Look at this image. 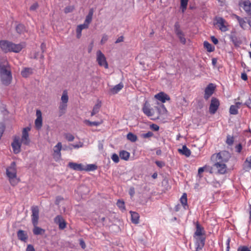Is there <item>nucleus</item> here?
<instances>
[{
  "mask_svg": "<svg viewBox=\"0 0 251 251\" xmlns=\"http://www.w3.org/2000/svg\"><path fill=\"white\" fill-rule=\"evenodd\" d=\"M229 113L231 115H237L238 113V109L237 106L231 105L230 106Z\"/></svg>",
  "mask_w": 251,
  "mask_h": 251,
  "instance_id": "72a5a7b5",
  "label": "nucleus"
},
{
  "mask_svg": "<svg viewBox=\"0 0 251 251\" xmlns=\"http://www.w3.org/2000/svg\"><path fill=\"white\" fill-rule=\"evenodd\" d=\"M188 0H180V4L181 7L182 9L183 12L186 10L188 4Z\"/></svg>",
  "mask_w": 251,
  "mask_h": 251,
  "instance_id": "a19ab883",
  "label": "nucleus"
},
{
  "mask_svg": "<svg viewBox=\"0 0 251 251\" xmlns=\"http://www.w3.org/2000/svg\"><path fill=\"white\" fill-rule=\"evenodd\" d=\"M17 236L19 240L25 241L27 239V235L25 232L23 230H19L17 232Z\"/></svg>",
  "mask_w": 251,
  "mask_h": 251,
  "instance_id": "5701e85b",
  "label": "nucleus"
},
{
  "mask_svg": "<svg viewBox=\"0 0 251 251\" xmlns=\"http://www.w3.org/2000/svg\"><path fill=\"white\" fill-rule=\"evenodd\" d=\"M153 134L151 131H148L147 133H143L141 135V136L144 138H149L153 136Z\"/></svg>",
  "mask_w": 251,
  "mask_h": 251,
  "instance_id": "8fccbe9b",
  "label": "nucleus"
},
{
  "mask_svg": "<svg viewBox=\"0 0 251 251\" xmlns=\"http://www.w3.org/2000/svg\"><path fill=\"white\" fill-rule=\"evenodd\" d=\"M203 46L207 51L212 52L214 51L215 48L211 44L207 41H204L203 43Z\"/></svg>",
  "mask_w": 251,
  "mask_h": 251,
  "instance_id": "2f4dec72",
  "label": "nucleus"
},
{
  "mask_svg": "<svg viewBox=\"0 0 251 251\" xmlns=\"http://www.w3.org/2000/svg\"><path fill=\"white\" fill-rule=\"evenodd\" d=\"M31 221L34 226L33 232L35 235H42L45 232V230L37 226L39 218V210L37 206H33L31 207Z\"/></svg>",
  "mask_w": 251,
  "mask_h": 251,
  "instance_id": "7ed1b4c3",
  "label": "nucleus"
},
{
  "mask_svg": "<svg viewBox=\"0 0 251 251\" xmlns=\"http://www.w3.org/2000/svg\"><path fill=\"white\" fill-rule=\"evenodd\" d=\"M151 129L154 130V131H158L159 130V127L156 124H152L151 126Z\"/></svg>",
  "mask_w": 251,
  "mask_h": 251,
  "instance_id": "680f3d73",
  "label": "nucleus"
},
{
  "mask_svg": "<svg viewBox=\"0 0 251 251\" xmlns=\"http://www.w3.org/2000/svg\"><path fill=\"white\" fill-rule=\"evenodd\" d=\"M124 41V37L123 36H121L119 37L115 41V43L117 44L120 42H122Z\"/></svg>",
  "mask_w": 251,
  "mask_h": 251,
  "instance_id": "774afa93",
  "label": "nucleus"
},
{
  "mask_svg": "<svg viewBox=\"0 0 251 251\" xmlns=\"http://www.w3.org/2000/svg\"><path fill=\"white\" fill-rule=\"evenodd\" d=\"M71 146L75 149H78L79 148L82 147L83 146V143L79 142L78 144H72Z\"/></svg>",
  "mask_w": 251,
  "mask_h": 251,
  "instance_id": "5fc2aeb1",
  "label": "nucleus"
},
{
  "mask_svg": "<svg viewBox=\"0 0 251 251\" xmlns=\"http://www.w3.org/2000/svg\"><path fill=\"white\" fill-rule=\"evenodd\" d=\"M74 8V6L73 5L67 6L64 9V12L66 14L71 13L73 11Z\"/></svg>",
  "mask_w": 251,
  "mask_h": 251,
  "instance_id": "79ce46f5",
  "label": "nucleus"
},
{
  "mask_svg": "<svg viewBox=\"0 0 251 251\" xmlns=\"http://www.w3.org/2000/svg\"><path fill=\"white\" fill-rule=\"evenodd\" d=\"M108 35H107L106 34H103L102 36V38H101V39L100 41L101 44H104L108 40Z\"/></svg>",
  "mask_w": 251,
  "mask_h": 251,
  "instance_id": "3c124183",
  "label": "nucleus"
},
{
  "mask_svg": "<svg viewBox=\"0 0 251 251\" xmlns=\"http://www.w3.org/2000/svg\"><path fill=\"white\" fill-rule=\"evenodd\" d=\"M65 138L68 141H73L74 139H75V137L74 136V135H73L71 133H66L65 135Z\"/></svg>",
  "mask_w": 251,
  "mask_h": 251,
  "instance_id": "49530a36",
  "label": "nucleus"
},
{
  "mask_svg": "<svg viewBox=\"0 0 251 251\" xmlns=\"http://www.w3.org/2000/svg\"><path fill=\"white\" fill-rule=\"evenodd\" d=\"M67 103H60L59 104V108L60 110V112L61 114H63L65 113V111L67 108Z\"/></svg>",
  "mask_w": 251,
  "mask_h": 251,
  "instance_id": "58836bf2",
  "label": "nucleus"
},
{
  "mask_svg": "<svg viewBox=\"0 0 251 251\" xmlns=\"http://www.w3.org/2000/svg\"><path fill=\"white\" fill-rule=\"evenodd\" d=\"M155 164L160 168L163 167L165 165V163L163 161H156Z\"/></svg>",
  "mask_w": 251,
  "mask_h": 251,
  "instance_id": "864d4df0",
  "label": "nucleus"
},
{
  "mask_svg": "<svg viewBox=\"0 0 251 251\" xmlns=\"http://www.w3.org/2000/svg\"><path fill=\"white\" fill-rule=\"evenodd\" d=\"M119 157L116 153H114L111 156V159L113 162L117 163L119 162Z\"/></svg>",
  "mask_w": 251,
  "mask_h": 251,
  "instance_id": "09e8293b",
  "label": "nucleus"
},
{
  "mask_svg": "<svg viewBox=\"0 0 251 251\" xmlns=\"http://www.w3.org/2000/svg\"><path fill=\"white\" fill-rule=\"evenodd\" d=\"M0 77L2 83L4 85H9L12 80L11 72L3 66L0 68Z\"/></svg>",
  "mask_w": 251,
  "mask_h": 251,
  "instance_id": "39448f33",
  "label": "nucleus"
},
{
  "mask_svg": "<svg viewBox=\"0 0 251 251\" xmlns=\"http://www.w3.org/2000/svg\"><path fill=\"white\" fill-rule=\"evenodd\" d=\"M143 111L144 113L148 117H151L154 115L153 109L146 105H145L143 107Z\"/></svg>",
  "mask_w": 251,
  "mask_h": 251,
  "instance_id": "b1692460",
  "label": "nucleus"
},
{
  "mask_svg": "<svg viewBox=\"0 0 251 251\" xmlns=\"http://www.w3.org/2000/svg\"><path fill=\"white\" fill-rule=\"evenodd\" d=\"M88 26H89V25H87V24H85L84 23L83 24L78 25L77 26V27L82 30L84 29H86V28H88Z\"/></svg>",
  "mask_w": 251,
  "mask_h": 251,
  "instance_id": "603ef678",
  "label": "nucleus"
},
{
  "mask_svg": "<svg viewBox=\"0 0 251 251\" xmlns=\"http://www.w3.org/2000/svg\"><path fill=\"white\" fill-rule=\"evenodd\" d=\"M127 139L131 142H134L137 140V137L135 134L129 132L127 134Z\"/></svg>",
  "mask_w": 251,
  "mask_h": 251,
  "instance_id": "e433bc0d",
  "label": "nucleus"
},
{
  "mask_svg": "<svg viewBox=\"0 0 251 251\" xmlns=\"http://www.w3.org/2000/svg\"><path fill=\"white\" fill-rule=\"evenodd\" d=\"M97 169V166L94 164L84 165V170L86 171H94Z\"/></svg>",
  "mask_w": 251,
  "mask_h": 251,
  "instance_id": "c9c22d12",
  "label": "nucleus"
},
{
  "mask_svg": "<svg viewBox=\"0 0 251 251\" xmlns=\"http://www.w3.org/2000/svg\"><path fill=\"white\" fill-rule=\"evenodd\" d=\"M30 129L29 127H25L23 129L22 131V136L21 142L26 145H28L30 142L28 133Z\"/></svg>",
  "mask_w": 251,
  "mask_h": 251,
  "instance_id": "f8f14e48",
  "label": "nucleus"
},
{
  "mask_svg": "<svg viewBox=\"0 0 251 251\" xmlns=\"http://www.w3.org/2000/svg\"><path fill=\"white\" fill-rule=\"evenodd\" d=\"M176 35L178 37L181 43H182L183 44H185L186 43V39L184 37V35L183 32L180 33V34H177Z\"/></svg>",
  "mask_w": 251,
  "mask_h": 251,
  "instance_id": "a18cd8bd",
  "label": "nucleus"
},
{
  "mask_svg": "<svg viewBox=\"0 0 251 251\" xmlns=\"http://www.w3.org/2000/svg\"><path fill=\"white\" fill-rule=\"evenodd\" d=\"M101 101L100 100H98L97 103L94 105L92 111L91 112V116H93L98 113L100 110V109L101 107Z\"/></svg>",
  "mask_w": 251,
  "mask_h": 251,
  "instance_id": "a878e982",
  "label": "nucleus"
},
{
  "mask_svg": "<svg viewBox=\"0 0 251 251\" xmlns=\"http://www.w3.org/2000/svg\"><path fill=\"white\" fill-rule=\"evenodd\" d=\"M196 230L194 233V237L205 236V231L203 227H202L198 222L196 225Z\"/></svg>",
  "mask_w": 251,
  "mask_h": 251,
  "instance_id": "2eb2a0df",
  "label": "nucleus"
},
{
  "mask_svg": "<svg viewBox=\"0 0 251 251\" xmlns=\"http://www.w3.org/2000/svg\"><path fill=\"white\" fill-rule=\"evenodd\" d=\"M237 251H251V249L246 246H240L237 249Z\"/></svg>",
  "mask_w": 251,
  "mask_h": 251,
  "instance_id": "de8ad7c7",
  "label": "nucleus"
},
{
  "mask_svg": "<svg viewBox=\"0 0 251 251\" xmlns=\"http://www.w3.org/2000/svg\"><path fill=\"white\" fill-rule=\"evenodd\" d=\"M233 16L237 19L241 27L243 29H245V28L247 27V23L245 19L244 18H241L236 14H234Z\"/></svg>",
  "mask_w": 251,
  "mask_h": 251,
  "instance_id": "4be33fe9",
  "label": "nucleus"
},
{
  "mask_svg": "<svg viewBox=\"0 0 251 251\" xmlns=\"http://www.w3.org/2000/svg\"><path fill=\"white\" fill-rule=\"evenodd\" d=\"M6 176L11 185L15 186L19 182L20 179L17 176L16 166L15 162H12L10 166L6 169Z\"/></svg>",
  "mask_w": 251,
  "mask_h": 251,
  "instance_id": "20e7f679",
  "label": "nucleus"
},
{
  "mask_svg": "<svg viewBox=\"0 0 251 251\" xmlns=\"http://www.w3.org/2000/svg\"><path fill=\"white\" fill-rule=\"evenodd\" d=\"M220 106V101L216 98L213 97L211 99L210 104L209 111L211 114H214Z\"/></svg>",
  "mask_w": 251,
  "mask_h": 251,
  "instance_id": "6e6552de",
  "label": "nucleus"
},
{
  "mask_svg": "<svg viewBox=\"0 0 251 251\" xmlns=\"http://www.w3.org/2000/svg\"><path fill=\"white\" fill-rule=\"evenodd\" d=\"M243 9L245 12L251 16V2L249 0L243 2Z\"/></svg>",
  "mask_w": 251,
  "mask_h": 251,
  "instance_id": "412c9836",
  "label": "nucleus"
},
{
  "mask_svg": "<svg viewBox=\"0 0 251 251\" xmlns=\"http://www.w3.org/2000/svg\"><path fill=\"white\" fill-rule=\"evenodd\" d=\"M124 87V85L122 83H120L119 84L115 85L112 89L111 92L113 94H117Z\"/></svg>",
  "mask_w": 251,
  "mask_h": 251,
  "instance_id": "7c9ffc66",
  "label": "nucleus"
},
{
  "mask_svg": "<svg viewBox=\"0 0 251 251\" xmlns=\"http://www.w3.org/2000/svg\"><path fill=\"white\" fill-rule=\"evenodd\" d=\"M22 142L19 136H15L14 138L13 142L11 144L13 152L15 154L19 153L21 151Z\"/></svg>",
  "mask_w": 251,
  "mask_h": 251,
  "instance_id": "9d476101",
  "label": "nucleus"
},
{
  "mask_svg": "<svg viewBox=\"0 0 251 251\" xmlns=\"http://www.w3.org/2000/svg\"><path fill=\"white\" fill-rule=\"evenodd\" d=\"M215 86L212 83H210L208 85V86L205 88L204 91V98L206 100H207L213 94Z\"/></svg>",
  "mask_w": 251,
  "mask_h": 251,
  "instance_id": "ddd939ff",
  "label": "nucleus"
},
{
  "mask_svg": "<svg viewBox=\"0 0 251 251\" xmlns=\"http://www.w3.org/2000/svg\"><path fill=\"white\" fill-rule=\"evenodd\" d=\"M234 142L233 137L229 135L226 137V143L228 145H232Z\"/></svg>",
  "mask_w": 251,
  "mask_h": 251,
  "instance_id": "ea45409f",
  "label": "nucleus"
},
{
  "mask_svg": "<svg viewBox=\"0 0 251 251\" xmlns=\"http://www.w3.org/2000/svg\"><path fill=\"white\" fill-rule=\"evenodd\" d=\"M119 156L122 159L127 161L129 158L130 153L126 151L123 150L120 151Z\"/></svg>",
  "mask_w": 251,
  "mask_h": 251,
  "instance_id": "bb28decb",
  "label": "nucleus"
},
{
  "mask_svg": "<svg viewBox=\"0 0 251 251\" xmlns=\"http://www.w3.org/2000/svg\"><path fill=\"white\" fill-rule=\"evenodd\" d=\"M180 201L183 205L184 209H186V207H188L187 205V195L186 193H184L180 199Z\"/></svg>",
  "mask_w": 251,
  "mask_h": 251,
  "instance_id": "c85d7f7f",
  "label": "nucleus"
},
{
  "mask_svg": "<svg viewBox=\"0 0 251 251\" xmlns=\"http://www.w3.org/2000/svg\"><path fill=\"white\" fill-rule=\"evenodd\" d=\"M212 157H215L216 162L214 166L216 168L218 173L220 174H225L227 172V167L225 163L227 162L230 157L229 153L227 151H222L216 155H213Z\"/></svg>",
  "mask_w": 251,
  "mask_h": 251,
  "instance_id": "f257e3e1",
  "label": "nucleus"
},
{
  "mask_svg": "<svg viewBox=\"0 0 251 251\" xmlns=\"http://www.w3.org/2000/svg\"><path fill=\"white\" fill-rule=\"evenodd\" d=\"M131 214V221L133 224H137L139 223V215L138 213L135 212H130Z\"/></svg>",
  "mask_w": 251,
  "mask_h": 251,
  "instance_id": "393cba45",
  "label": "nucleus"
},
{
  "mask_svg": "<svg viewBox=\"0 0 251 251\" xmlns=\"http://www.w3.org/2000/svg\"><path fill=\"white\" fill-rule=\"evenodd\" d=\"M68 99L69 98L67 94V92L66 90H65L63 91L62 95L61 96V103H67L68 101Z\"/></svg>",
  "mask_w": 251,
  "mask_h": 251,
  "instance_id": "f704fd0d",
  "label": "nucleus"
},
{
  "mask_svg": "<svg viewBox=\"0 0 251 251\" xmlns=\"http://www.w3.org/2000/svg\"><path fill=\"white\" fill-rule=\"evenodd\" d=\"M244 169L247 171L251 169V155L246 158L244 162Z\"/></svg>",
  "mask_w": 251,
  "mask_h": 251,
  "instance_id": "c756f323",
  "label": "nucleus"
},
{
  "mask_svg": "<svg viewBox=\"0 0 251 251\" xmlns=\"http://www.w3.org/2000/svg\"><path fill=\"white\" fill-rule=\"evenodd\" d=\"M16 30L18 33L21 34L24 32L25 28L23 25L19 24L16 26Z\"/></svg>",
  "mask_w": 251,
  "mask_h": 251,
  "instance_id": "4c0bfd02",
  "label": "nucleus"
},
{
  "mask_svg": "<svg viewBox=\"0 0 251 251\" xmlns=\"http://www.w3.org/2000/svg\"><path fill=\"white\" fill-rule=\"evenodd\" d=\"M25 47V44L24 43L15 44L11 42L5 40L0 42V47L5 52H19Z\"/></svg>",
  "mask_w": 251,
  "mask_h": 251,
  "instance_id": "f03ea898",
  "label": "nucleus"
},
{
  "mask_svg": "<svg viewBox=\"0 0 251 251\" xmlns=\"http://www.w3.org/2000/svg\"><path fill=\"white\" fill-rule=\"evenodd\" d=\"M33 74V69L31 68H24L21 71V75L24 77H27Z\"/></svg>",
  "mask_w": 251,
  "mask_h": 251,
  "instance_id": "6ab92c4d",
  "label": "nucleus"
},
{
  "mask_svg": "<svg viewBox=\"0 0 251 251\" xmlns=\"http://www.w3.org/2000/svg\"><path fill=\"white\" fill-rule=\"evenodd\" d=\"M79 244L83 249H84L86 248L85 243L82 239H80L79 240Z\"/></svg>",
  "mask_w": 251,
  "mask_h": 251,
  "instance_id": "0e129e2a",
  "label": "nucleus"
},
{
  "mask_svg": "<svg viewBox=\"0 0 251 251\" xmlns=\"http://www.w3.org/2000/svg\"><path fill=\"white\" fill-rule=\"evenodd\" d=\"M63 200V198H62L60 196H58L56 198V201H55V204H59V203H60V202Z\"/></svg>",
  "mask_w": 251,
  "mask_h": 251,
  "instance_id": "338daca9",
  "label": "nucleus"
},
{
  "mask_svg": "<svg viewBox=\"0 0 251 251\" xmlns=\"http://www.w3.org/2000/svg\"><path fill=\"white\" fill-rule=\"evenodd\" d=\"M194 238L195 239L196 251L201 250L205 244V236L194 237Z\"/></svg>",
  "mask_w": 251,
  "mask_h": 251,
  "instance_id": "0eeeda50",
  "label": "nucleus"
},
{
  "mask_svg": "<svg viewBox=\"0 0 251 251\" xmlns=\"http://www.w3.org/2000/svg\"><path fill=\"white\" fill-rule=\"evenodd\" d=\"M244 104L246 105L248 107L250 108L251 106V99H249Z\"/></svg>",
  "mask_w": 251,
  "mask_h": 251,
  "instance_id": "69168bd1",
  "label": "nucleus"
},
{
  "mask_svg": "<svg viewBox=\"0 0 251 251\" xmlns=\"http://www.w3.org/2000/svg\"><path fill=\"white\" fill-rule=\"evenodd\" d=\"M215 20L216 21V24L218 25L220 30L223 32L228 30V24L225 19L222 17H216Z\"/></svg>",
  "mask_w": 251,
  "mask_h": 251,
  "instance_id": "1a4fd4ad",
  "label": "nucleus"
},
{
  "mask_svg": "<svg viewBox=\"0 0 251 251\" xmlns=\"http://www.w3.org/2000/svg\"><path fill=\"white\" fill-rule=\"evenodd\" d=\"M4 125L0 123V139L1 138V137L2 136V135L3 133V131L4 130Z\"/></svg>",
  "mask_w": 251,
  "mask_h": 251,
  "instance_id": "4d7b16f0",
  "label": "nucleus"
},
{
  "mask_svg": "<svg viewBox=\"0 0 251 251\" xmlns=\"http://www.w3.org/2000/svg\"><path fill=\"white\" fill-rule=\"evenodd\" d=\"M155 109L157 110L158 115L157 117L158 119H159V116L166 115L167 114V110L163 104H161L159 106L155 107Z\"/></svg>",
  "mask_w": 251,
  "mask_h": 251,
  "instance_id": "a211bd4d",
  "label": "nucleus"
},
{
  "mask_svg": "<svg viewBox=\"0 0 251 251\" xmlns=\"http://www.w3.org/2000/svg\"><path fill=\"white\" fill-rule=\"evenodd\" d=\"M68 166L70 168L75 171H82L84 170V165L81 163L77 164L74 162H70Z\"/></svg>",
  "mask_w": 251,
  "mask_h": 251,
  "instance_id": "f3484780",
  "label": "nucleus"
},
{
  "mask_svg": "<svg viewBox=\"0 0 251 251\" xmlns=\"http://www.w3.org/2000/svg\"><path fill=\"white\" fill-rule=\"evenodd\" d=\"M26 251H35L33 246L31 245H28L27 246Z\"/></svg>",
  "mask_w": 251,
  "mask_h": 251,
  "instance_id": "052dcab7",
  "label": "nucleus"
},
{
  "mask_svg": "<svg viewBox=\"0 0 251 251\" xmlns=\"http://www.w3.org/2000/svg\"><path fill=\"white\" fill-rule=\"evenodd\" d=\"M62 149V144L58 142L53 148V156L55 161L59 160L61 158V150Z\"/></svg>",
  "mask_w": 251,
  "mask_h": 251,
  "instance_id": "9b49d317",
  "label": "nucleus"
},
{
  "mask_svg": "<svg viewBox=\"0 0 251 251\" xmlns=\"http://www.w3.org/2000/svg\"><path fill=\"white\" fill-rule=\"evenodd\" d=\"M93 14L94 10L92 8L89 10L88 14L86 16L84 23L87 24L89 25L92 21Z\"/></svg>",
  "mask_w": 251,
  "mask_h": 251,
  "instance_id": "cd10ccee",
  "label": "nucleus"
},
{
  "mask_svg": "<svg viewBox=\"0 0 251 251\" xmlns=\"http://www.w3.org/2000/svg\"><path fill=\"white\" fill-rule=\"evenodd\" d=\"M38 7V4L37 3H34L30 7V10L31 11L35 10Z\"/></svg>",
  "mask_w": 251,
  "mask_h": 251,
  "instance_id": "bf43d9fd",
  "label": "nucleus"
},
{
  "mask_svg": "<svg viewBox=\"0 0 251 251\" xmlns=\"http://www.w3.org/2000/svg\"><path fill=\"white\" fill-rule=\"evenodd\" d=\"M54 223L58 225L60 229H64L66 227V223L61 215H57L54 220Z\"/></svg>",
  "mask_w": 251,
  "mask_h": 251,
  "instance_id": "4468645a",
  "label": "nucleus"
},
{
  "mask_svg": "<svg viewBox=\"0 0 251 251\" xmlns=\"http://www.w3.org/2000/svg\"><path fill=\"white\" fill-rule=\"evenodd\" d=\"M211 40L215 45H217L218 43V39L214 36L211 37Z\"/></svg>",
  "mask_w": 251,
  "mask_h": 251,
  "instance_id": "e2e57ef3",
  "label": "nucleus"
},
{
  "mask_svg": "<svg viewBox=\"0 0 251 251\" xmlns=\"http://www.w3.org/2000/svg\"><path fill=\"white\" fill-rule=\"evenodd\" d=\"M85 123L90 126H98L101 124V122H91L88 120H86Z\"/></svg>",
  "mask_w": 251,
  "mask_h": 251,
  "instance_id": "37998d69",
  "label": "nucleus"
},
{
  "mask_svg": "<svg viewBox=\"0 0 251 251\" xmlns=\"http://www.w3.org/2000/svg\"><path fill=\"white\" fill-rule=\"evenodd\" d=\"M35 125L37 129H40L42 126V118L37 117L35 121Z\"/></svg>",
  "mask_w": 251,
  "mask_h": 251,
  "instance_id": "473e14b6",
  "label": "nucleus"
},
{
  "mask_svg": "<svg viewBox=\"0 0 251 251\" xmlns=\"http://www.w3.org/2000/svg\"><path fill=\"white\" fill-rule=\"evenodd\" d=\"M178 151L186 157H189L191 153L190 150L185 145H183L181 149H179Z\"/></svg>",
  "mask_w": 251,
  "mask_h": 251,
  "instance_id": "aec40b11",
  "label": "nucleus"
},
{
  "mask_svg": "<svg viewBox=\"0 0 251 251\" xmlns=\"http://www.w3.org/2000/svg\"><path fill=\"white\" fill-rule=\"evenodd\" d=\"M96 60L100 66L104 67L105 69L108 68V64L104 54L100 50L96 52Z\"/></svg>",
  "mask_w": 251,
  "mask_h": 251,
  "instance_id": "423d86ee",
  "label": "nucleus"
},
{
  "mask_svg": "<svg viewBox=\"0 0 251 251\" xmlns=\"http://www.w3.org/2000/svg\"><path fill=\"white\" fill-rule=\"evenodd\" d=\"M81 31L82 30L79 29L78 28L76 27V37L78 39H79L81 36Z\"/></svg>",
  "mask_w": 251,
  "mask_h": 251,
  "instance_id": "6e6d98bb",
  "label": "nucleus"
},
{
  "mask_svg": "<svg viewBox=\"0 0 251 251\" xmlns=\"http://www.w3.org/2000/svg\"><path fill=\"white\" fill-rule=\"evenodd\" d=\"M235 149H236V152L240 153L241 151V150L242 149V147L241 144H239L238 145H237L235 147Z\"/></svg>",
  "mask_w": 251,
  "mask_h": 251,
  "instance_id": "13d9d810",
  "label": "nucleus"
},
{
  "mask_svg": "<svg viewBox=\"0 0 251 251\" xmlns=\"http://www.w3.org/2000/svg\"><path fill=\"white\" fill-rule=\"evenodd\" d=\"M154 97L162 103H164L166 100H170V97L163 92H159L156 94Z\"/></svg>",
  "mask_w": 251,
  "mask_h": 251,
  "instance_id": "dca6fc26",
  "label": "nucleus"
},
{
  "mask_svg": "<svg viewBox=\"0 0 251 251\" xmlns=\"http://www.w3.org/2000/svg\"><path fill=\"white\" fill-rule=\"evenodd\" d=\"M117 206L122 210H125V202L123 201L118 200L117 202Z\"/></svg>",
  "mask_w": 251,
  "mask_h": 251,
  "instance_id": "c03bdc74",
  "label": "nucleus"
}]
</instances>
